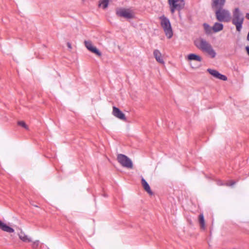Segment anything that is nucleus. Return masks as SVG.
I'll list each match as a JSON object with an SVG mask.
<instances>
[{
	"instance_id": "22",
	"label": "nucleus",
	"mask_w": 249,
	"mask_h": 249,
	"mask_svg": "<svg viewBox=\"0 0 249 249\" xmlns=\"http://www.w3.org/2000/svg\"><path fill=\"white\" fill-rule=\"evenodd\" d=\"M204 28L205 31L207 34H210L211 33V31L212 30V28H211L208 24L204 23L203 24Z\"/></svg>"
},
{
	"instance_id": "10",
	"label": "nucleus",
	"mask_w": 249,
	"mask_h": 249,
	"mask_svg": "<svg viewBox=\"0 0 249 249\" xmlns=\"http://www.w3.org/2000/svg\"><path fill=\"white\" fill-rule=\"evenodd\" d=\"M84 44L86 48L90 52L95 54L98 56L102 55V53L98 50V49L94 46L92 42L90 40H85Z\"/></svg>"
},
{
	"instance_id": "25",
	"label": "nucleus",
	"mask_w": 249,
	"mask_h": 249,
	"mask_svg": "<svg viewBox=\"0 0 249 249\" xmlns=\"http://www.w3.org/2000/svg\"><path fill=\"white\" fill-rule=\"evenodd\" d=\"M18 124L25 128L26 129H28V126L25 124V122L23 121H19L18 122Z\"/></svg>"
},
{
	"instance_id": "26",
	"label": "nucleus",
	"mask_w": 249,
	"mask_h": 249,
	"mask_svg": "<svg viewBox=\"0 0 249 249\" xmlns=\"http://www.w3.org/2000/svg\"><path fill=\"white\" fill-rule=\"evenodd\" d=\"M235 182H233V181H229L227 182H226V185H227V186H232L233 185V184H234Z\"/></svg>"
},
{
	"instance_id": "3",
	"label": "nucleus",
	"mask_w": 249,
	"mask_h": 249,
	"mask_svg": "<svg viewBox=\"0 0 249 249\" xmlns=\"http://www.w3.org/2000/svg\"><path fill=\"white\" fill-rule=\"evenodd\" d=\"M194 44L197 48L206 53L211 58H214L216 55V53L212 46L206 40L199 38L195 40Z\"/></svg>"
},
{
	"instance_id": "6",
	"label": "nucleus",
	"mask_w": 249,
	"mask_h": 249,
	"mask_svg": "<svg viewBox=\"0 0 249 249\" xmlns=\"http://www.w3.org/2000/svg\"><path fill=\"white\" fill-rule=\"evenodd\" d=\"M215 16L216 19L220 22H228L231 19L230 11L222 8H219L215 11Z\"/></svg>"
},
{
	"instance_id": "14",
	"label": "nucleus",
	"mask_w": 249,
	"mask_h": 249,
	"mask_svg": "<svg viewBox=\"0 0 249 249\" xmlns=\"http://www.w3.org/2000/svg\"><path fill=\"white\" fill-rule=\"evenodd\" d=\"M185 59L188 62H191L192 61H195L197 62H201L202 61L201 57L195 53H190L185 56Z\"/></svg>"
},
{
	"instance_id": "27",
	"label": "nucleus",
	"mask_w": 249,
	"mask_h": 249,
	"mask_svg": "<svg viewBox=\"0 0 249 249\" xmlns=\"http://www.w3.org/2000/svg\"><path fill=\"white\" fill-rule=\"evenodd\" d=\"M67 47H68V48L69 49L71 50L72 49L71 45V44L70 42H68L67 43Z\"/></svg>"
},
{
	"instance_id": "28",
	"label": "nucleus",
	"mask_w": 249,
	"mask_h": 249,
	"mask_svg": "<svg viewBox=\"0 0 249 249\" xmlns=\"http://www.w3.org/2000/svg\"><path fill=\"white\" fill-rule=\"evenodd\" d=\"M246 50H247V52H248V54L249 55V47H246Z\"/></svg>"
},
{
	"instance_id": "8",
	"label": "nucleus",
	"mask_w": 249,
	"mask_h": 249,
	"mask_svg": "<svg viewBox=\"0 0 249 249\" xmlns=\"http://www.w3.org/2000/svg\"><path fill=\"white\" fill-rule=\"evenodd\" d=\"M117 160L123 167L128 169H132L133 168V162L131 160L126 156L122 154H118Z\"/></svg>"
},
{
	"instance_id": "23",
	"label": "nucleus",
	"mask_w": 249,
	"mask_h": 249,
	"mask_svg": "<svg viewBox=\"0 0 249 249\" xmlns=\"http://www.w3.org/2000/svg\"><path fill=\"white\" fill-rule=\"evenodd\" d=\"M215 78L223 81H226L227 80V78L225 75L221 74L219 72H218V74H217Z\"/></svg>"
},
{
	"instance_id": "24",
	"label": "nucleus",
	"mask_w": 249,
	"mask_h": 249,
	"mask_svg": "<svg viewBox=\"0 0 249 249\" xmlns=\"http://www.w3.org/2000/svg\"><path fill=\"white\" fill-rule=\"evenodd\" d=\"M207 71H208L210 74H211L214 77L216 76L217 74H218V73L219 72L216 70H215L213 69H207Z\"/></svg>"
},
{
	"instance_id": "19",
	"label": "nucleus",
	"mask_w": 249,
	"mask_h": 249,
	"mask_svg": "<svg viewBox=\"0 0 249 249\" xmlns=\"http://www.w3.org/2000/svg\"><path fill=\"white\" fill-rule=\"evenodd\" d=\"M199 222L200 225V227L202 229L204 230L205 228V223L204 218L203 214H201L199 216Z\"/></svg>"
},
{
	"instance_id": "15",
	"label": "nucleus",
	"mask_w": 249,
	"mask_h": 249,
	"mask_svg": "<svg viewBox=\"0 0 249 249\" xmlns=\"http://www.w3.org/2000/svg\"><path fill=\"white\" fill-rule=\"evenodd\" d=\"M153 55L158 62L162 64H164L162 55L159 50H155L153 52Z\"/></svg>"
},
{
	"instance_id": "11",
	"label": "nucleus",
	"mask_w": 249,
	"mask_h": 249,
	"mask_svg": "<svg viewBox=\"0 0 249 249\" xmlns=\"http://www.w3.org/2000/svg\"><path fill=\"white\" fill-rule=\"evenodd\" d=\"M17 234L19 240L23 243H28L32 241V237L26 234L22 229L19 230V231L18 232Z\"/></svg>"
},
{
	"instance_id": "21",
	"label": "nucleus",
	"mask_w": 249,
	"mask_h": 249,
	"mask_svg": "<svg viewBox=\"0 0 249 249\" xmlns=\"http://www.w3.org/2000/svg\"><path fill=\"white\" fill-rule=\"evenodd\" d=\"M31 243H32L31 247L34 249H37L40 244V241L38 240H36L34 241H32Z\"/></svg>"
},
{
	"instance_id": "17",
	"label": "nucleus",
	"mask_w": 249,
	"mask_h": 249,
	"mask_svg": "<svg viewBox=\"0 0 249 249\" xmlns=\"http://www.w3.org/2000/svg\"><path fill=\"white\" fill-rule=\"evenodd\" d=\"M142 184L145 191H146L149 195H152L153 192L150 189V186L143 178H142Z\"/></svg>"
},
{
	"instance_id": "7",
	"label": "nucleus",
	"mask_w": 249,
	"mask_h": 249,
	"mask_svg": "<svg viewBox=\"0 0 249 249\" xmlns=\"http://www.w3.org/2000/svg\"><path fill=\"white\" fill-rule=\"evenodd\" d=\"M116 15L120 17L126 19H133L135 18V13L131 8H120L116 10Z\"/></svg>"
},
{
	"instance_id": "29",
	"label": "nucleus",
	"mask_w": 249,
	"mask_h": 249,
	"mask_svg": "<svg viewBox=\"0 0 249 249\" xmlns=\"http://www.w3.org/2000/svg\"><path fill=\"white\" fill-rule=\"evenodd\" d=\"M246 18L249 19V14H247L246 15Z\"/></svg>"
},
{
	"instance_id": "9",
	"label": "nucleus",
	"mask_w": 249,
	"mask_h": 249,
	"mask_svg": "<svg viewBox=\"0 0 249 249\" xmlns=\"http://www.w3.org/2000/svg\"><path fill=\"white\" fill-rule=\"evenodd\" d=\"M170 10L172 13H174L175 10H180L185 6L184 0H168Z\"/></svg>"
},
{
	"instance_id": "18",
	"label": "nucleus",
	"mask_w": 249,
	"mask_h": 249,
	"mask_svg": "<svg viewBox=\"0 0 249 249\" xmlns=\"http://www.w3.org/2000/svg\"><path fill=\"white\" fill-rule=\"evenodd\" d=\"M223 29V25L219 22H215L212 27V30L214 33L219 32Z\"/></svg>"
},
{
	"instance_id": "1",
	"label": "nucleus",
	"mask_w": 249,
	"mask_h": 249,
	"mask_svg": "<svg viewBox=\"0 0 249 249\" xmlns=\"http://www.w3.org/2000/svg\"><path fill=\"white\" fill-rule=\"evenodd\" d=\"M194 44L197 48L206 53L211 58H214L216 55V53L212 46L206 40L199 38L195 40Z\"/></svg>"
},
{
	"instance_id": "5",
	"label": "nucleus",
	"mask_w": 249,
	"mask_h": 249,
	"mask_svg": "<svg viewBox=\"0 0 249 249\" xmlns=\"http://www.w3.org/2000/svg\"><path fill=\"white\" fill-rule=\"evenodd\" d=\"M244 17L238 8L233 11L232 23L236 26V30L240 31L243 22Z\"/></svg>"
},
{
	"instance_id": "30",
	"label": "nucleus",
	"mask_w": 249,
	"mask_h": 249,
	"mask_svg": "<svg viewBox=\"0 0 249 249\" xmlns=\"http://www.w3.org/2000/svg\"><path fill=\"white\" fill-rule=\"evenodd\" d=\"M191 67H192L193 69H196V67H193V66H191Z\"/></svg>"
},
{
	"instance_id": "16",
	"label": "nucleus",
	"mask_w": 249,
	"mask_h": 249,
	"mask_svg": "<svg viewBox=\"0 0 249 249\" xmlns=\"http://www.w3.org/2000/svg\"><path fill=\"white\" fill-rule=\"evenodd\" d=\"M226 0H213L212 7L215 8H220L223 7Z\"/></svg>"
},
{
	"instance_id": "4",
	"label": "nucleus",
	"mask_w": 249,
	"mask_h": 249,
	"mask_svg": "<svg viewBox=\"0 0 249 249\" xmlns=\"http://www.w3.org/2000/svg\"><path fill=\"white\" fill-rule=\"evenodd\" d=\"M160 20L165 36L168 39L171 38L173 36V32L169 19L164 16H162L160 17Z\"/></svg>"
},
{
	"instance_id": "12",
	"label": "nucleus",
	"mask_w": 249,
	"mask_h": 249,
	"mask_svg": "<svg viewBox=\"0 0 249 249\" xmlns=\"http://www.w3.org/2000/svg\"><path fill=\"white\" fill-rule=\"evenodd\" d=\"M112 115L118 119L125 121L126 120L124 114L116 107H112Z\"/></svg>"
},
{
	"instance_id": "20",
	"label": "nucleus",
	"mask_w": 249,
	"mask_h": 249,
	"mask_svg": "<svg viewBox=\"0 0 249 249\" xmlns=\"http://www.w3.org/2000/svg\"><path fill=\"white\" fill-rule=\"evenodd\" d=\"M108 0H100L99 2V6L102 9H105L108 6Z\"/></svg>"
},
{
	"instance_id": "2",
	"label": "nucleus",
	"mask_w": 249,
	"mask_h": 249,
	"mask_svg": "<svg viewBox=\"0 0 249 249\" xmlns=\"http://www.w3.org/2000/svg\"><path fill=\"white\" fill-rule=\"evenodd\" d=\"M194 44L197 48L206 53L211 58H214L216 55V53L212 46L206 40L199 38L195 40Z\"/></svg>"
},
{
	"instance_id": "13",
	"label": "nucleus",
	"mask_w": 249,
	"mask_h": 249,
	"mask_svg": "<svg viewBox=\"0 0 249 249\" xmlns=\"http://www.w3.org/2000/svg\"><path fill=\"white\" fill-rule=\"evenodd\" d=\"M0 230L9 233L15 232V230L9 224H8L0 220Z\"/></svg>"
}]
</instances>
